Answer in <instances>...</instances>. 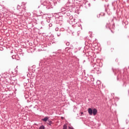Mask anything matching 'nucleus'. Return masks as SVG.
I'll return each instance as SVG.
<instances>
[{"label":"nucleus","mask_w":129,"mask_h":129,"mask_svg":"<svg viewBox=\"0 0 129 129\" xmlns=\"http://www.w3.org/2000/svg\"><path fill=\"white\" fill-rule=\"evenodd\" d=\"M97 114V110L95 108L93 109V115H96Z\"/></svg>","instance_id":"nucleus-1"},{"label":"nucleus","mask_w":129,"mask_h":129,"mask_svg":"<svg viewBox=\"0 0 129 129\" xmlns=\"http://www.w3.org/2000/svg\"><path fill=\"white\" fill-rule=\"evenodd\" d=\"M88 112L90 115H92L93 110L91 108H90L88 109Z\"/></svg>","instance_id":"nucleus-2"},{"label":"nucleus","mask_w":129,"mask_h":129,"mask_svg":"<svg viewBox=\"0 0 129 129\" xmlns=\"http://www.w3.org/2000/svg\"><path fill=\"white\" fill-rule=\"evenodd\" d=\"M48 119H49V118H48V117H46L44 118H43L42 120H43V121H47Z\"/></svg>","instance_id":"nucleus-3"},{"label":"nucleus","mask_w":129,"mask_h":129,"mask_svg":"<svg viewBox=\"0 0 129 129\" xmlns=\"http://www.w3.org/2000/svg\"><path fill=\"white\" fill-rule=\"evenodd\" d=\"M48 122L49 125H51V124H52V121H50V120H48Z\"/></svg>","instance_id":"nucleus-4"},{"label":"nucleus","mask_w":129,"mask_h":129,"mask_svg":"<svg viewBox=\"0 0 129 129\" xmlns=\"http://www.w3.org/2000/svg\"><path fill=\"white\" fill-rule=\"evenodd\" d=\"M63 129H67V125H64L63 127Z\"/></svg>","instance_id":"nucleus-5"},{"label":"nucleus","mask_w":129,"mask_h":129,"mask_svg":"<svg viewBox=\"0 0 129 129\" xmlns=\"http://www.w3.org/2000/svg\"><path fill=\"white\" fill-rule=\"evenodd\" d=\"M44 127L43 126H41L40 127L39 129H44Z\"/></svg>","instance_id":"nucleus-6"},{"label":"nucleus","mask_w":129,"mask_h":129,"mask_svg":"<svg viewBox=\"0 0 129 129\" xmlns=\"http://www.w3.org/2000/svg\"><path fill=\"white\" fill-rule=\"evenodd\" d=\"M67 46H69V45H70L69 42L67 43Z\"/></svg>","instance_id":"nucleus-7"},{"label":"nucleus","mask_w":129,"mask_h":129,"mask_svg":"<svg viewBox=\"0 0 129 129\" xmlns=\"http://www.w3.org/2000/svg\"><path fill=\"white\" fill-rule=\"evenodd\" d=\"M69 129H73V128H72V127L69 126Z\"/></svg>","instance_id":"nucleus-8"}]
</instances>
